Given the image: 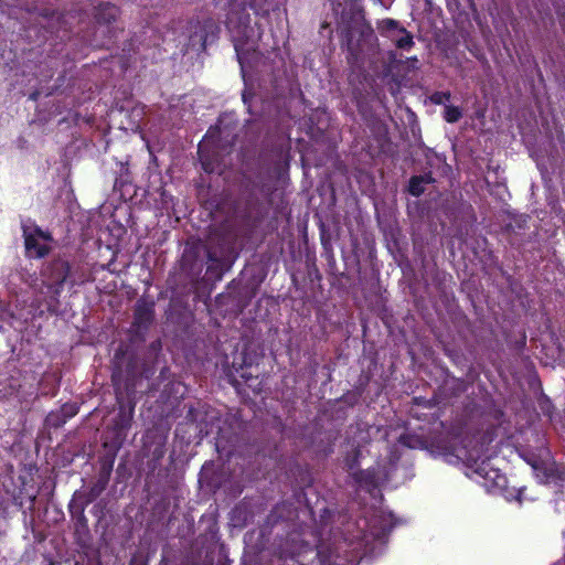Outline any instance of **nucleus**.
Segmentation results:
<instances>
[{
    "instance_id": "nucleus-1",
    "label": "nucleus",
    "mask_w": 565,
    "mask_h": 565,
    "mask_svg": "<svg viewBox=\"0 0 565 565\" xmlns=\"http://www.w3.org/2000/svg\"><path fill=\"white\" fill-rule=\"evenodd\" d=\"M43 286L47 289L50 303L58 305L65 285L74 287L76 281L72 264L65 255H55L45 262L40 270Z\"/></svg>"
},
{
    "instance_id": "nucleus-2",
    "label": "nucleus",
    "mask_w": 565,
    "mask_h": 565,
    "mask_svg": "<svg viewBox=\"0 0 565 565\" xmlns=\"http://www.w3.org/2000/svg\"><path fill=\"white\" fill-rule=\"evenodd\" d=\"M116 399L118 412L104 431L103 448L105 451L118 454L131 428L136 403L130 398L124 401L118 395Z\"/></svg>"
},
{
    "instance_id": "nucleus-3",
    "label": "nucleus",
    "mask_w": 565,
    "mask_h": 565,
    "mask_svg": "<svg viewBox=\"0 0 565 565\" xmlns=\"http://www.w3.org/2000/svg\"><path fill=\"white\" fill-rule=\"evenodd\" d=\"M141 363L139 358L128 350V347L119 345L113 359L111 381L118 385L121 381L125 387L134 388L139 379L142 377Z\"/></svg>"
},
{
    "instance_id": "nucleus-4",
    "label": "nucleus",
    "mask_w": 565,
    "mask_h": 565,
    "mask_svg": "<svg viewBox=\"0 0 565 565\" xmlns=\"http://www.w3.org/2000/svg\"><path fill=\"white\" fill-rule=\"evenodd\" d=\"M483 445L471 450H465L463 459L472 473L482 479L484 487L503 490L507 487V477L499 469L493 468L489 458H483Z\"/></svg>"
},
{
    "instance_id": "nucleus-5",
    "label": "nucleus",
    "mask_w": 565,
    "mask_h": 565,
    "mask_svg": "<svg viewBox=\"0 0 565 565\" xmlns=\"http://www.w3.org/2000/svg\"><path fill=\"white\" fill-rule=\"evenodd\" d=\"M220 32L221 28L214 19L196 20L191 23L189 43L192 47L199 46L201 51H205L207 44H212L218 39Z\"/></svg>"
},
{
    "instance_id": "nucleus-6",
    "label": "nucleus",
    "mask_w": 565,
    "mask_h": 565,
    "mask_svg": "<svg viewBox=\"0 0 565 565\" xmlns=\"http://www.w3.org/2000/svg\"><path fill=\"white\" fill-rule=\"evenodd\" d=\"M377 30L384 38L391 40L399 50L408 51L414 45V36L397 20L386 18L377 22Z\"/></svg>"
},
{
    "instance_id": "nucleus-7",
    "label": "nucleus",
    "mask_w": 565,
    "mask_h": 565,
    "mask_svg": "<svg viewBox=\"0 0 565 565\" xmlns=\"http://www.w3.org/2000/svg\"><path fill=\"white\" fill-rule=\"evenodd\" d=\"M185 418L191 423L198 424L200 434L205 436L213 433L214 422H220L217 412L201 402H198L195 405H189Z\"/></svg>"
},
{
    "instance_id": "nucleus-8",
    "label": "nucleus",
    "mask_w": 565,
    "mask_h": 565,
    "mask_svg": "<svg viewBox=\"0 0 565 565\" xmlns=\"http://www.w3.org/2000/svg\"><path fill=\"white\" fill-rule=\"evenodd\" d=\"M24 247L29 257L44 258L49 255L51 247L45 244H40L39 238L44 241H52V235L49 232L43 231L40 226L33 225L29 227L22 225Z\"/></svg>"
},
{
    "instance_id": "nucleus-9",
    "label": "nucleus",
    "mask_w": 565,
    "mask_h": 565,
    "mask_svg": "<svg viewBox=\"0 0 565 565\" xmlns=\"http://www.w3.org/2000/svg\"><path fill=\"white\" fill-rule=\"evenodd\" d=\"M154 320V302L139 299L134 311L132 327L138 330H148Z\"/></svg>"
},
{
    "instance_id": "nucleus-10",
    "label": "nucleus",
    "mask_w": 565,
    "mask_h": 565,
    "mask_svg": "<svg viewBox=\"0 0 565 565\" xmlns=\"http://www.w3.org/2000/svg\"><path fill=\"white\" fill-rule=\"evenodd\" d=\"M352 478L360 487L369 492L379 487V470L375 467L356 470L352 473Z\"/></svg>"
},
{
    "instance_id": "nucleus-11",
    "label": "nucleus",
    "mask_w": 565,
    "mask_h": 565,
    "mask_svg": "<svg viewBox=\"0 0 565 565\" xmlns=\"http://www.w3.org/2000/svg\"><path fill=\"white\" fill-rule=\"evenodd\" d=\"M107 486L108 482L97 478V480L89 487L87 491H76L74 493V498L76 501L83 503V505H89L102 495Z\"/></svg>"
},
{
    "instance_id": "nucleus-12",
    "label": "nucleus",
    "mask_w": 565,
    "mask_h": 565,
    "mask_svg": "<svg viewBox=\"0 0 565 565\" xmlns=\"http://www.w3.org/2000/svg\"><path fill=\"white\" fill-rule=\"evenodd\" d=\"M206 260H207V268L206 271L217 278L221 279L223 276V273L226 270V264L225 260L217 256L215 250H212L211 248H206Z\"/></svg>"
},
{
    "instance_id": "nucleus-13",
    "label": "nucleus",
    "mask_w": 565,
    "mask_h": 565,
    "mask_svg": "<svg viewBox=\"0 0 565 565\" xmlns=\"http://www.w3.org/2000/svg\"><path fill=\"white\" fill-rule=\"evenodd\" d=\"M118 454L111 451H105L100 458V468L98 471V479H102L109 483L110 475L114 468V463Z\"/></svg>"
},
{
    "instance_id": "nucleus-14",
    "label": "nucleus",
    "mask_w": 565,
    "mask_h": 565,
    "mask_svg": "<svg viewBox=\"0 0 565 565\" xmlns=\"http://www.w3.org/2000/svg\"><path fill=\"white\" fill-rule=\"evenodd\" d=\"M430 173L424 175H413L408 182V192L413 196H420L425 192L424 184L433 182Z\"/></svg>"
},
{
    "instance_id": "nucleus-15",
    "label": "nucleus",
    "mask_w": 565,
    "mask_h": 565,
    "mask_svg": "<svg viewBox=\"0 0 565 565\" xmlns=\"http://www.w3.org/2000/svg\"><path fill=\"white\" fill-rule=\"evenodd\" d=\"M117 8L110 3H103L97 8L96 19L99 23L110 24L116 21Z\"/></svg>"
},
{
    "instance_id": "nucleus-16",
    "label": "nucleus",
    "mask_w": 565,
    "mask_h": 565,
    "mask_svg": "<svg viewBox=\"0 0 565 565\" xmlns=\"http://www.w3.org/2000/svg\"><path fill=\"white\" fill-rule=\"evenodd\" d=\"M542 478L545 482L565 481V466H558L555 462L545 466Z\"/></svg>"
},
{
    "instance_id": "nucleus-17",
    "label": "nucleus",
    "mask_w": 565,
    "mask_h": 565,
    "mask_svg": "<svg viewBox=\"0 0 565 565\" xmlns=\"http://www.w3.org/2000/svg\"><path fill=\"white\" fill-rule=\"evenodd\" d=\"M87 505H83V503L76 501L71 502L68 504V511L72 514L73 518H76L77 525L86 527L87 526V519L85 516V509Z\"/></svg>"
},
{
    "instance_id": "nucleus-18",
    "label": "nucleus",
    "mask_w": 565,
    "mask_h": 565,
    "mask_svg": "<svg viewBox=\"0 0 565 565\" xmlns=\"http://www.w3.org/2000/svg\"><path fill=\"white\" fill-rule=\"evenodd\" d=\"M199 157L201 161L202 169L206 173H213L217 166V159L211 157L209 153H206L201 147L199 148Z\"/></svg>"
},
{
    "instance_id": "nucleus-19",
    "label": "nucleus",
    "mask_w": 565,
    "mask_h": 565,
    "mask_svg": "<svg viewBox=\"0 0 565 565\" xmlns=\"http://www.w3.org/2000/svg\"><path fill=\"white\" fill-rule=\"evenodd\" d=\"M462 117V111L458 106L454 105H445L444 109V119L449 124H455L459 121Z\"/></svg>"
},
{
    "instance_id": "nucleus-20",
    "label": "nucleus",
    "mask_w": 565,
    "mask_h": 565,
    "mask_svg": "<svg viewBox=\"0 0 565 565\" xmlns=\"http://www.w3.org/2000/svg\"><path fill=\"white\" fill-rule=\"evenodd\" d=\"M523 458L533 468V470L537 472V476L542 477L544 468L546 466L545 462L533 454L525 455L523 456Z\"/></svg>"
},
{
    "instance_id": "nucleus-21",
    "label": "nucleus",
    "mask_w": 565,
    "mask_h": 565,
    "mask_svg": "<svg viewBox=\"0 0 565 565\" xmlns=\"http://www.w3.org/2000/svg\"><path fill=\"white\" fill-rule=\"evenodd\" d=\"M451 98V93L449 90L446 92H434L429 96V100L434 105H445L447 102H449Z\"/></svg>"
},
{
    "instance_id": "nucleus-22",
    "label": "nucleus",
    "mask_w": 565,
    "mask_h": 565,
    "mask_svg": "<svg viewBox=\"0 0 565 565\" xmlns=\"http://www.w3.org/2000/svg\"><path fill=\"white\" fill-rule=\"evenodd\" d=\"M47 424L54 428H58L66 423V419L63 417L62 413L58 411L56 413L52 412L47 415Z\"/></svg>"
},
{
    "instance_id": "nucleus-23",
    "label": "nucleus",
    "mask_w": 565,
    "mask_h": 565,
    "mask_svg": "<svg viewBox=\"0 0 565 565\" xmlns=\"http://www.w3.org/2000/svg\"><path fill=\"white\" fill-rule=\"evenodd\" d=\"M60 412L67 422L78 413V406L74 403H65L62 405Z\"/></svg>"
},
{
    "instance_id": "nucleus-24",
    "label": "nucleus",
    "mask_w": 565,
    "mask_h": 565,
    "mask_svg": "<svg viewBox=\"0 0 565 565\" xmlns=\"http://www.w3.org/2000/svg\"><path fill=\"white\" fill-rule=\"evenodd\" d=\"M359 456L360 451L356 450L352 456L345 458V468L351 475L359 470Z\"/></svg>"
},
{
    "instance_id": "nucleus-25",
    "label": "nucleus",
    "mask_w": 565,
    "mask_h": 565,
    "mask_svg": "<svg viewBox=\"0 0 565 565\" xmlns=\"http://www.w3.org/2000/svg\"><path fill=\"white\" fill-rule=\"evenodd\" d=\"M361 397V393L360 392H348L343 395V401L350 405H354L359 402Z\"/></svg>"
},
{
    "instance_id": "nucleus-26",
    "label": "nucleus",
    "mask_w": 565,
    "mask_h": 565,
    "mask_svg": "<svg viewBox=\"0 0 565 565\" xmlns=\"http://www.w3.org/2000/svg\"><path fill=\"white\" fill-rule=\"evenodd\" d=\"M128 565H148V562L142 555L134 554Z\"/></svg>"
},
{
    "instance_id": "nucleus-27",
    "label": "nucleus",
    "mask_w": 565,
    "mask_h": 565,
    "mask_svg": "<svg viewBox=\"0 0 565 565\" xmlns=\"http://www.w3.org/2000/svg\"><path fill=\"white\" fill-rule=\"evenodd\" d=\"M345 42H347V50L350 52L351 55H355V50L353 47L352 36H351L350 32H348L345 35Z\"/></svg>"
},
{
    "instance_id": "nucleus-28",
    "label": "nucleus",
    "mask_w": 565,
    "mask_h": 565,
    "mask_svg": "<svg viewBox=\"0 0 565 565\" xmlns=\"http://www.w3.org/2000/svg\"><path fill=\"white\" fill-rule=\"evenodd\" d=\"M455 391H456L455 392L456 395L463 393L466 391V382L463 380H457Z\"/></svg>"
},
{
    "instance_id": "nucleus-29",
    "label": "nucleus",
    "mask_w": 565,
    "mask_h": 565,
    "mask_svg": "<svg viewBox=\"0 0 565 565\" xmlns=\"http://www.w3.org/2000/svg\"><path fill=\"white\" fill-rule=\"evenodd\" d=\"M318 556L322 565H331V561L324 556V552L322 550L318 551Z\"/></svg>"
},
{
    "instance_id": "nucleus-30",
    "label": "nucleus",
    "mask_w": 565,
    "mask_h": 565,
    "mask_svg": "<svg viewBox=\"0 0 565 565\" xmlns=\"http://www.w3.org/2000/svg\"><path fill=\"white\" fill-rule=\"evenodd\" d=\"M330 515H331V512H330L329 509H323L322 510V514L320 515V519H321L320 522H321L322 525L327 524L326 519L329 518Z\"/></svg>"
},
{
    "instance_id": "nucleus-31",
    "label": "nucleus",
    "mask_w": 565,
    "mask_h": 565,
    "mask_svg": "<svg viewBox=\"0 0 565 565\" xmlns=\"http://www.w3.org/2000/svg\"><path fill=\"white\" fill-rule=\"evenodd\" d=\"M373 33H374V31H373V29H372V26H371L370 24H369V25H366V26H365V29H363V30L361 31V35H362V36L373 35Z\"/></svg>"
},
{
    "instance_id": "nucleus-32",
    "label": "nucleus",
    "mask_w": 565,
    "mask_h": 565,
    "mask_svg": "<svg viewBox=\"0 0 565 565\" xmlns=\"http://www.w3.org/2000/svg\"><path fill=\"white\" fill-rule=\"evenodd\" d=\"M36 497H38V493H32L29 495V500H30V509H33L34 504H35V501H36Z\"/></svg>"
},
{
    "instance_id": "nucleus-33",
    "label": "nucleus",
    "mask_w": 565,
    "mask_h": 565,
    "mask_svg": "<svg viewBox=\"0 0 565 565\" xmlns=\"http://www.w3.org/2000/svg\"><path fill=\"white\" fill-rule=\"evenodd\" d=\"M503 231H504L505 233H509V234H510V233H513V232H514V226H513V224H512V223L505 224V226H504Z\"/></svg>"
},
{
    "instance_id": "nucleus-34",
    "label": "nucleus",
    "mask_w": 565,
    "mask_h": 565,
    "mask_svg": "<svg viewBox=\"0 0 565 565\" xmlns=\"http://www.w3.org/2000/svg\"><path fill=\"white\" fill-rule=\"evenodd\" d=\"M524 227H525V220L518 222V228H524Z\"/></svg>"
},
{
    "instance_id": "nucleus-35",
    "label": "nucleus",
    "mask_w": 565,
    "mask_h": 565,
    "mask_svg": "<svg viewBox=\"0 0 565 565\" xmlns=\"http://www.w3.org/2000/svg\"><path fill=\"white\" fill-rule=\"evenodd\" d=\"M393 529V525L391 524L387 530H383V535H387Z\"/></svg>"
},
{
    "instance_id": "nucleus-36",
    "label": "nucleus",
    "mask_w": 565,
    "mask_h": 565,
    "mask_svg": "<svg viewBox=\"0 0 565 565\" xmlns=\"http://www.w3.org/2000/svg\"><path fill=\"white\" fill-rule=\"evenodd\" d=\"M242 98H243V102L246 104L247 103V93L246 92H244L242 94Z\"/></svg>"
},
{
    "instance_id": "nucleus-37",
    "label": "nucleus",
    "mask_w": 565,
    "mask_h": 565,
    "mask_svg": "<svg viewBox=\"0 0 565 565\" xmlns=\"http://www.w3.org/2000/svg\"><path fill=\"white\" fill-rule=\"evenodd\" d=\"M395 57H396V53L390 52V60L393 61V60H395Z\"/></svg>"
},
{
    "instance_id": "nucleus-38",
    "label": "nucleus",
    "mask_w": 565,
    "mask_h": 565,
    "mask_svg": "<svg viewBox=\"0 0 565 565\" xmlns=\"http://www.w3.org/2000/svg\"><path fill=\"white\" fill-rule=\"evenodd\" d=\"M19 142H21L20 148H23V145H24V143H26V140H24V139L20 138V139H19Z\"/></svg>"
},
{
    "instance_id": "nucleus-39",
    "label": "nucleus",
    "mask_w": 565,
    "mask_h": 565,
    "mask_svg": "<svg viewBox=\"0 0 565 565\" xmlns=\"http://www.w3.org/2000/svg\"><path fill=\"white\" fill-rule=\"evenodd\" d=\"M19 142H21L20 148H23V145H24V143H26V140H24V139L20 138V139H19Z\"/></svg>"
},
{
    "instance_id": "nucleus-40",
    "label": "nucleus",
    "mask_w": 565,
    "mask_h": 565,
    "mask_svg": "<svg viewBox=\"0 0 565 565\" xmlns=\"http://www.w3.org/2000/svg\"><path fill=\"white\" fill-rule=\"evenodd\" d=\"M19 142H21L20 148H23V145H24V143H26V140H24V139L20 138V139H19Z\"/></svg>"
},
{
    "instance_id": "nucleus-41",
    "label": "nucleus",
    "mask_w": 565,
    "mask_h": 565,
    "mask_svg": "<svg viewBox=\"0 0 565 565\" xmlns=\"http://www.w3.org/2000/svg\"><path fill=\"white\" fill-rule=\"evenodd\" d=\"M553 565H565V562L564 561L563 562H557V563H555Z\"/></svg>"
}]
</instances>
